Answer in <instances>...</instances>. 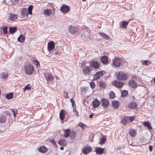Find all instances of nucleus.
<instances>
[{"label":"nucleus","instance_id":"nucleus-57","mask_svg":"<svg viewBox=\"0 0 155 155\" xmlns=\"http://www.w3.org/2000/svg\"><path fill=\"white\" fill-rule=\"evenodd\" d=\"M129 120H130V121H133L134 119V118L132 117H129Z\"/></svg>","mask_w":155,"mask_h":155},{"label":"nucleus","instance_id":"nucleus-42","mask_svg":"<svg viewBox=\"0 0 155 155\" xmlns=\"http://www.w3.org/2000/svg\"><path fill=\"white\" fill-rule=\"evenodd\" d=\"M13 5H18L20 3V0H11Z\"/></svg>","mask_w":155,"mask_h":155},{"label":"nucleus","instance_id":"nucleus-32","mask_svg":"<svg viewBox=\"0 0 155 155\" xmlns=\"http://www.w3.org/2000/svg\"><path fill=\"white\" fill-rule=\"evenodd\" d=\"M18 41L22 43L24 41L25 37L23 35H20L18 38Z\"/></svg>","mask_w":155,"mask_h":155},{"label":"nucleus","instance_id":"nucleus-52","mask_svg":"<svg viewBox=\"0 0 155 155\" xmlns=\"http://www.w3.org/2000/svg\"><path fill=\"white\" fill-rule=\"evenodd\" d=\"M85 35H84V33L81 36V38H82V39H83L84 41L87 40L85 39Z\"/></svg>","mask_w":155,"mask_h":155},{"label":"nucleus","instance_id":"nucleus-54","mask_svg":"<svg viewBox=\"0 0 155 155\" xmlns=\"http://www.w3.org/2000/svg\"><path fill=\"white\" fill-rule=\"evenodd\" d=\"M79 125L82 128H83L85 127V124L82 123H80L79 124Z\"/></svg>","mask_w":155,"mask_h":155},{"label":"nucleus","instance_id":"nucleus-49","mask_svg":"<svg viewBox=\"0 0 155 155\" xmlns=\"http://www.w3.org/2000/svg\"><path fill=\"white\" fill-rule=\"evenodd\" d=\"M11 111L12 112L14 117H15L17 113V110L16 109H12Z\"/></svg>","mask_w":155,"mask_h":155},{"label":"nucleus","instance_id":"nucleus-26","mask_svg":"<svg viewBox=\"0 0 155 155\" xmlns=\"http://www.w3.org/2000/svg\"><path fill=\"white\" fill-rule=\"evenodd\" d=\"M58 143L61 146H65L67 144V142L64 139H61L58 141Z\"/></svg>","mask_w":155,"mask_h":155},{"label":"nucleus","instance_id":"nucleus-45","mask_svg":"<svg viewBox=\"0 0 155 155\" xmlns=\"http://www.w3.org/2000/svg\"><path fill=\"white\" fill-rule=\"evenodd\" d=\"M73 112L76 113V115H77V117H78L79 116V112L77 110L76 108V107H74L73 108Z\"/></svg>","mask_w":155,"mask_h":155},{"label":"nucleus","instance_id":"nucleus-44","mask_svg":"<svg viewBox=\"0 0 155 155\" xmlns=\"http://www.w3.org/2000/svg\"><path fill=\"white\" fill-rule=\"evenodd\" d=\"M70 101L72 103V106L73 107H76V104L74 99L73 98H71L70 100Z\"/></svg>","mask_w":155,"mask_h":155},{"label":"nucleus","instance_id":"nucleus-48","mask_svg":"<svg viewBox=\"0 0 155 155\" xmlns=\"http://www.w3.org/2000/svg\"><path fill=\"white\" fill-rule=\"evenodd\" d=\"M7 27L6 26H4L2 28V30L3 32V33L4 34H6L8 32L7 31Z\"/></svg>","mask_w":155,"mask_h":155},{"label":"nucleus","instance_id":"nucleus-23","mask_svg":"<svg viewBox=\"0 0 155 155\" xmlns=\"http://www.w3.org/2000/svg\"><path fill=\"white\" fill-rule=\"evenodd\" d=\"M111 104L114 108H118L119 105V102L116 100H113Z\"/></svg>","mask_w":155,"mask_h":155},{"label":"nucleus","instance_id":"nucleus-3","mask_svg":"<svg viewBox=\"0 0 155 155\" xmlns=\"http://www.w3.org/2000/svg\"><path fill=\"white\" fill-rule=\"evenodd\" d=\"M83 73L84 75L90 74L92 71V68L90 66H85L83 68Z\"/></svg>","mask_w":155,"mask_h":155},{"label":"nucleus","instance_id":"nucleus-17","mask_svg":"<svg viewBox=\"0 0 155 155\" xmlns=\"http://www.w3.org/2000/svg\"><path fill=\"white\" fill-rule=\"evenodd\" d=\"M95 151L96 153L98 154H101L103 153L104 151V149L103 148L100 147H97L95 149Z\"/></svg>","mask_w":155,"mask_h":155},{"label":"nucleus","instance_id":"nucleus-59","mask_svg":"<svg viewBox=\"0 0 155 155\" xmlns=\"http://www.w3.org/2000/svg\"><path fill=\"white\" fill-rule=\"evenodd\" d=\"M5 114H6V116L8 115L9 116V117L10 116L11 114L7 112L5 113Z\"/></svg>","mask_w":155,"mask_h":155},{"label":"nucleus","instance_id":"nucleus-61","mask_svg":"<svg viewBox=\"0 0 155 155\" xmlns=\"http://www.w3.org/2000/svg\"><path fill=\"white\" fill-rule=\"evenodd\" d=\"M93 115H94V114H91V115H90L89 117L90 118H91L93 117Z\"/></svg>","mask_w":155,"mask_h":155},{"label":"nucleus","instance_id":"nucleus-36","mask_svg":"<svg viewBox=\"0 0 155 155\" xmlns=\"http://www.w3.org/2000/svg\"><path fill=\"white\" fill-rule=\"evenodd\" d=\"M128 94V92L127 91L124 90L122 91L121 92V96L123 97H126Z\"/></svg>","mask_w":155,"mask_h":155},{"label":"nucleus","instance_id":"nucleus-40","mask_svg":"<svg viewBox=\"0 0 155 155\" xmlns=\"http://www.w3.org/2000/svg\"><path fill=\"white\" fill-rule=\"evenodd\" d=\"M6 118L5 116L3 115L0 117V122L1 123H5L6 121Z\"/></svg>","mask_w":155,"mask_h":155},{"label":"nucleus","instance_id":"nucleus-34","mask_svg":"<svg viewBox=\"0 0 155 155\" xmlns=\"http://www.w3.org/2000/svg\"><path fill=\"white\" fill-rule=\"evenodd\" d=\"M64 136L65 138H68L70 135V131L68 129H67L64 130Z\"/></svg>","mask_w":155,"mask_h":155},{"label":"nucleus","instance_id":"nucleus-12","mask_svg":"<svg viewBox=\"0 0 155 155\" xmlns=\"http://www.w3.org/2000/svg\"><path fill=\"white\" fill-rule=\"evenodd\" d=\"M60 10L62 12L67 13L70 11V7L68 5H63L60 8Z\"/></svg>","mask_w":155,"mask_h":155},{"label":"nucleus","instance_id":"nucleus-6","mask_svg":"<svg viewBox=\"0 0 155 155\" xmlns=\"http://www.w3.org/2000/svg\"><path fill=\"white\" fill-rule=\"evenodd\" d=\"M89 63L90 66L94 69H97L100 67V64L97 61H91Z\"/></svg>","mask_w":155,"mask_h":155},{"label":"nucleus","instance_id":"nucleus-5","mask_svg":"<svg viewBox=\"0 0 155 155\" xmlns=\"http://www.w3.org/2000/svg\"><path fill=\"white\" fill-rule=\"evenodd\" d=\"M121 62L122 59L121 58L119 57H115L113 61V64L115 67H119L120 66Z\"/></svg>","mask_w":155,"mask_h":155},{"label":"nucleus","instance_id":"nucleus-27","mask_svg":"<svg viewBox=\"0 0 155 155\" xmlns=\"http://www.w3.org/2000/svg\"><path fill=\"white\" fill-rule=\"evenodd\" d=\"M128 23L129 22L128 21H123L120 24V27L124 28H126Z\"/></svg>","mask_w":155,"mask_h":155},{"label":"nucleus","instance_id":"nucleus-64","mask_svg":"<svg viewBox=\"0 0 155 155\" xmlns=\"http://www.w3.org/2000/svg\"><path fill=\"white\" fill-rule=\"evenodd\" d=\"M82 1L84 2L86 1V0H82Z\"/></svg>","mask_w":155,"mask_h":155},{"label":"nucleus","instance_id":"nucleus-30","mask_svg":"<svg viewBox=\"0 0 155 155\" xmlns=\"http://www.w3.org/2000/svg\"><path fill=\"white\" fill-rule=\"evenodd\" d=\"M44 13L45 15L50 16L51 15V9L47 8L44 11Z\"/></svg>","mask_w":155,"mask_h":155},{"label":"nucleus","instance_id":"nucleus-24","mask_svg":"<svg viewBox=\"0 0 155 155\" xmlns=\"http://www.w3.org/2000/svg\"><path fill=\"white\" fill-rule=\"evenodd\" d=\"M129 119V117H125L123 118L121 120V123L124 125L129 123L130 121Z\"/></svg>","mask_w":155,"mask_h":155},{"label":"nucleus","instance_id":"nucleus-20","mask_svg":"<svg viewBox=\"0 0 155 155\" xmlns=\"http://www.w3.org/2000/svg\"><path fill=\"white\" fill-rule=\"evenodd\" d=\"M66 115L65 111L63 110H61L60 113V118L61 120H63Z\"/></svg>","mask_w":155,"mask_h":155},{"label":"nucleus","instance_id":"nucleus-37","mask_svg":"<svg viewBox=\"0 0 155 155\" xmlns=\"http://www.w3.org/2000/svg\"><path fill=\"white\" fill-rule=\"evenodd\" d=\"M100 141L99 144H104L106 140V138L104 136H103L102 138H100Z\"/></svg>","mask_w":155,"mask_h":155},{"label":"nucleus","instance_id":"nucleus-62","mask_svg":"<svg viewBox=\"0 0 155 155\" xmlns=\"http://www.w3.org/2000/svg\"><path fill=\"white\" fill-rule=\"evenodd\" d=\"M132 98L133 100H134L135 99V98L134 96H132Z\"/></svg>","mask_w":155,"mask_h":155},{"label":"nucleus","instance_id":"nucleus-56","mask_svg":"<svg viewBox=\"0 0 155 155\" xmlns=\"http://www.w3.org/2000/svg\"><path fill=\"white\" fill-rule=\"evenodd\" d=\"M35 63L36 66L38 67V65H39V63L37 60L35 61Z\"/></svg>","mask_w":155,"mask_h":155},{"label":"nucleus","instance_id":"nucleus-28","mask_svg":"<svg viewBox=\"0 0 155 155\" xmlns=\"http://www.w3.org/2000/svg\"><path fill=\"white\" fill-rule=\"evenodd\" d=\"M99 35L101 36L103 38L108 40L110 38V36L107 35L105 33L103 32L99 33Z\"/></svg>","mask_w":155,"mask_h":155},{"label":"nucleus","instance_id":"nucleus-35","mask_svg":"<svg viewBox=\"0 0 155 155\" xmlns=\"http://www.w3.org/2000/svg\"><path fill=\"white\" fill-rule=\"evenodd\" d=\"M70 132V137L71 139H74L76 136V132L74 130H71Z\"/></svg>","mask_w":155,"mask_h":155},{"label":"nucleus","instance_id":"nucleus-14","mask_svg":"<svg viewBox=\"0 0 155 155\" xmlns=\"http://www.w3.org/2000/svg\"><path fill=\"white\" fill-rule=\"evenodd\" d=\"M128 107L130 109L135 110L137 107V105L136 103L131 102L129 103Z\"/></svg>","mask_w":155,"mask_h":155},{"label":"nucleus","instance_id":"nucleus-50","mask_svg":"<svg viewBox=\"0 0 155 155\" xmlns=\"http://www.w3.org/2000/svg\"><path fill=\"white\" fill-rule=\"evenodd\" d=\"M31 87L29 84L27 85L24 88V91H25L26 90H28L30 89Z\"/></svg>","mask_w":155,"mask_h":155},{"label":"nucleus","instance_id":"nucleus-13","mask_svg":"<svg viewBox=\"0 0 155 155\" xmlns=\"http://www.w3.org/2000/svg\"><path fill=\"white\" fill-rule=\"evenodd\" d=\"M92 103L93 107L95 108L99 106L101 102L97 99H94Z\"/></svg>","mask_w":155,"mask_h":155},{"label":"nucleus","instance_id":"nucleus-53","mask_svg":"<svg viewBox=\"0 0 155 155\" xmlns=\"http://www.w3.org/2000/svg\"><path fill=\"white\" fill-rule=\"evenodd\" d=\"M33 8V6L32 5H30L28 7V11H32Z\"/></svg>","mask_w":155,"mask_h":155},{"label":"nucleus","instance_id":"nucleus-8","mask_svg":"<svg viewBox=\"0 0 155 155\" xmlns=\"http://www.w3.org/2000/svg\"><path fill=\"white\" fill-rule=\"evenodd\" d=\"M112 84L113 85L119 88H122L124 85L123 82L116 80L113 81Z\"/></svg>","mask_w":155,"mask_h":155},{"label":"nucleus","instance_id":"nucleus-31","mask_svg":"<svg viewBox=\"0 0 155 155\" xmlns=\"http://www.w3.org/2000/svg\"><path fill=\"white\" fill-rule=\"evenodd\" d=\"M136 130L134 129H130L129 132V134L132 137H134L136 135Z\"/></svg>","mask_w":155,"mask_h":155},{"label":"nucleus","instance_id":"nucleus-38","mask_svg":"<svg viewBox=\"0 0 155 155\" xmlns=\"http://www.w3.org/2000/svg\"><path fill=\"white\" fill-rule=\"evenodd\" d=\"M99 86L101 88H104L106 86V84L105 83L102 81L99 82Z\"/></svg>","mask_w":155,"mask_h":155},{"label":"nucleus","instance_id":"nucleus-29","mask_svg":"<svg viewBox=\"0 0 155 155\" xmlns=\"http://www.w3.org/2000/svg\"><path fill=\"white\" fill-rule=\"evenodd\" d=\"M143 125L147 127L148 130H151L152 129V127L151 125L148 122L145 121L143 123Z\"/></svg>","mask_w":155,"mask_h":155},{"label":"nucleus","instance_id":"nucleus-1","mask_svg":"<svg viewBox=\"0 0 155 155\" xmlns=\"http://www.w3.org/2000/svg\"><path fill=\"white\" fill-rule=\"evenodd\" d=\"M24 69L26 73L28 75L32 74L34 71L33 65L30 63H29L25 66Z\"/></svg>","mask_w":155,"mask_h":155},{"label":"nucleus","instance_id":"nucleus-51","mask_svg":"<svg viewBox=\"0 0 155 155\" xmlns=\"http://www.w3.org/2000/svg\"><path fill=\"white\" fill-rule=\"evenodd\" d=\"M50 142H51L53 144V145H56V143L55 142L54 140V139H51L50 140Z\"/></svg>","mask_w":155,"mask_h":155},{"label":"nucleus","instance_id":"nucleus-55","mask_svg":"<svg viewBox=\"0 0 155 155\" xmlns=\"http://www.w3.org/2000/svg\"><path fill=\"white\" fill-rule=\"evenodd\" d=\"M84 35H85V39L87 40V39H88L89 38V36L88 34L87 33H84Z\"/></svg>","mask_w":155,"mask_h":155},{"label":"nucleus","instance_id":"nucleus-58","mask_svg":"<svg viewBox=\"0 0 155 155\" xmlns=\"http://www.w3.org/2000/svg\"><path fill=\"white\" fill-rule=\"evenodd\" d=\"M153 149V146L151 145H150L149 147V149L150 151H151Z\"/></svg>","mask_w":155,"mask_h":155},{"label":"nucleus","instance_id":"nucleus-39","mask_svg":"<svg viewBox=\"0 0 155 155\" xmlns=\"http://www.w3.org/2000/svg\"><path fill=\"white\" fill-rule=\"evenodd\" d=\"M13 94L12 92L7 94L6 95V98L8 99H12L13 97Z\"/></svg>","mask_w":155,"mask_h":155},{"label":"nucleus","instance_id":"nucleus-19","mask_svg":"<svg viewBox=\"0 0 155 155\" xmlns=\"http://www.w3.org/2000/svg\"><path fill=\"white\" fill-rule=\"evenodd\" d=\"M101 60L104 64H106L108 62V60L107 57L106 55L103 56L101 58Z\"/></svg>","mask_w":155,"mask_h":155},{"label":"nucleus","instance_id":"nucleus-10","mask_svg":"<svg viewBox=\"0 0 155 155\" xmlns=\"http://www.w3.org/2000/svg\"><path fill=\"white\" fill-rule=\"evenodd\" d=\"M55 43L53 41L49 42L48 43V50L51 51L55 48Z\"/></svg>","mask_w":155,"mask_h":155},{"label":"nucleus","instance_id":"nucleus-9","mask_svg":"<svg viewBox=\"0 0 155 155\" xmlns=\"http://www.w3.org/2000/svg\"><path fill=\"white\" fill-rule=\"evenodd\" d=\"M101 105L104 108H107L108 107L109 104L107 100L105 98H103L101 99Z\"/></svg>","mask_w":155,"mask_h":155},{"label":"nucleus","instance_id":"nucleus-25","mask_svg":"<svg viewBox=\"0 0 155 155\" xmlns=\"http://www.w3.org/2000/svg\"><path fill=\"white\" fill-rule=\"evenodd\" d=\"M10 20L13 21H15L17 19L18 15L14 14H11L9 15Z\"/></svg>","mask_w":155,"mask_h":155},{"label":"nucleus","instance_id":"nucleus-7","mask_svg":"<svg viewBox=\"0 0 155 155\" xmlns=\"http://www.w3.org/2000/svg\"><path fill=\"white\" fill-rule=\"evenodd\" d=\"M69 28V32L71 34L76 35L78 33V29L77 28L74 26H71Z\"/></svg>","mask_w":155,"mask_h":155},{"label":"nucleus","instance_id":"nucleus-22","mask_svg":"<svg viewBox=\"0 0 155 155\" xmlns=\"http://www.w3.org/2000/svg\"><path fill=\"white\" fill-rule=\"evenodd\" d=\"M48 149L45 146H42L38 149V150L41 153H44L47 152Z\"/></svg>","mask_w":155,"mask_h":155},{"label":"nucleus","instance_id":"nucleus-46","mask_svg":"<svg viewBox=\"0 0 155 155\" xmlns=\"http://www.w3.org/2000/svg\"><path fill=\"white\" fill-rule=\"evenodd\" d=\"M63 95L64 98L66 99L69 98L68 94L66 91H64Z\"/></svg>","mask_w":155,"mask_h":155},{"label":"nucleus","instance_id":"nucleus-47","mask_svg":"<svg viewBox=\"0 0 155 155\" xmlns=\"http://www.w3.org/2000/svg\"><path fill=\"white\" fill-rule=\"evenodd\" d=\"M90 85L92 89H94L96 86V85L94 81H91L90 83Z\"/></svg>","mask_w":155,"mask_h":155},{"label":"nucleus","instance_id":"nucleus-63","mask_svg":"<svg viewBox=\"0 0 155 155\" xmlns=\"http://www.w3.org/2000/svg\"><path fill=\"white\" fill-rule=\"evenodd\" d=\"M60 149L61 150H64V148L63 147H61L60 148Z\"/></svg>","mask_w":155,"mask_h":155},{"label":"nucleus","instance_id":"nucleus-60","mask_svg":"<svg viewBox=\"0 0 155 155\" xmlns=\"http://www.w3.org/2000/svg\"><path fill=\"white\" fill-rule=\"evenodd\" d=\"M32 11H28V14H30V15H31L32 14Z\"/></svg>","mask_w":155,"mask_h":155},{"label":"nucleus","instance_id":"nucleus-33","mask_svg":"<svg viewBox=\"0 0 155 155\" xmlns=\"http://www.w3.org/2000/svg\"><path fill=\"white\" fill-rule=\"evenodd\" d=\"M17 28L16 27H11L9 29V32L13 34L15 33L17 31Z\"/></svg>","mask_w":155,"mask_h":155},{"label":"nucleus","instance_id":"nucleus-41","mask_svg":"<svg viewBox=\"0 0 155 155\" xmlns=\"http://www.w3.org/2000/svg\"><path fill=\"white\" fill-rule=\"evenodd\" d=\"M150 63V61L148 60H143L142 62V64L143 65H148Z\"/></svg>","mask_w":155,"mask_h":155},{"label":"nucleus","instance_id":"nucleus-18","mask_svg":"<svg viewBox=\"0 0 155 155\" xmlns=\"http://www.w3.org/2000/svg\"><path fill=\"white\" fill-rule=\"evenodd\" d=\"M0 77L2 79H7L8 78V74L7 72L5 70L4 71L2 72L0 74Z\"/></svg>","mask_w":155,"mask_h":155},{"label":"nucleus","instance_id":"nucleus-43","mask_svg":"<svg viewBox=\"0 0 155 155\" xmlns=\"http://www.w3.org/2000/svg\"><path fill=\"white\" fill-rule=\"evenodd\" d=\"M110 98L111 99H113L115 98V94L113 91H111L110 94Z\"/></svg>","mask_w":155,"mask_h":155},{"label":"nucleus","instance_id":"nucleus-11","mask_svg":"<svg viewBox=\"0 0 155 155\" xmlns=\"http://www.w3.org/2000/svg\"><path fill=\"white\" fill-rule=\"evenodd\" d=\"M92 150V148L90 146H87L82 150V152L84 154H86L91 152Z\"/></svg>","mask_w":155,"mask_h":155},{"label":"nucleus","instance_id":"nucleus-4","mask_svg":"<svg viewBox=\"0 0 155 155\" xmlns=\"http://www.w3.org/2000/svg\"><path fill=\"white\" fill-rule=\"evenodd\" d=\"M44 76L47 81V84H51L54 79L53 76L48 73H45Z\"/></svg>","mask_w":155,"mask_h":155},{"label":"nucleus","instance_id":"nucleus-16","mask_svg":"<svg viewBox=\"0 0 155 155\" xmlns=\"http://www.w3.org/2000/svg\"><path fill=\"white\" fill-rule=\"evenodd\" d=\"M128 84L132 88H135L137 87V83L134 80H130L128 82Z\"/></svg>","mask_w":155,"mask_h":155},{"label":"nucleus","instance_id":"nucleus-2","mask_svg":"<svg viewBox=\"0 0 155 155\" xmlns=\"http://www.w3.org/2000/svg\"><path fill=\"white\" fill-rule=\"evenodd\" d=\"M117 78L121 81H125L127 80L128 78L127 75L122 72H119L116 74Z\"/></svg>","mask_w":155,"mask_h":155},{"label":"nucleus","instance_id":"nucleus-21","mask_svg":"<svg viewBox=\"0 0 155 155\" xmlns=\"http://www.w3.org/2000/svg\"><path fill=\"white\" fill-rule=\"evenodd\" d=\"M21 14L23 17L28 16V10L26 8H22L21 11Z\"/></svg>","mask_w":155,"mask_h":155},{"label":"nucleus","instance_id":"nucleus-15","mask_svg":"<svg viewBox=\"0 0 155 155\" xmlns=\"http://www.w3.org/2000/svg\"><path fill=\"white\" fill-rule=\"evenodd\" d=\"M103 71L97 72L96 74L94 75L93 80H96L99 79L101 76H103Z\"/></svg>","mask_w":155,"mask_h":155}]
</instances>
